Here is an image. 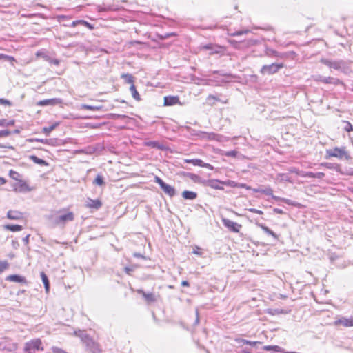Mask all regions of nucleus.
<instances>
[{"mask_svg": "<svg viewBox=\"0 0 353 353\" xmlns=\"http://www.w3.org/2000/svg\"><path fill=\"white\" fill-rule=\"evenodd\" d=\"M53 223L57 225L64 226L68 222L74 219V214L72 212H68L65 209L60 210L57 214L52 215Z\"/></svg>", "mask_w": 353, "mask_h": 353, "instance_id": "obj_1", "label": "nucleus"}, {"mask_svg": "<svg viewBox=\"0 0 353 353\" xmlns=\"http://www.w3.org/2000/svg\"><path fill=\"white\" fill-rule=\"evenodd\" d=\"M41 344L42 343L40 339H32L26 343L24 351L26 353H35L37 350H43Z\"/></svg>", "mask_w": 353, "mask_h": 353, "instance_id": "obj_2", "label": "nucleus"}, {"mask_svg": "<svg viewBox=\"0 0 353 353\" xmlns=\"http://www.w3.org/2000/svg\"><path fill=\"white\" fill-rule=\"evenodd\" d=\"M326 153L329 157H334L340 159H347L350 158L345 148H334L326 150Z\"/></svg>", "mask_w": 353, "mask_h": 353, "instance_id": "obj_3", "label": "nucleus"}, {"mask_svg": "<svg viewBox=\"0 0 353 353\" xmlns=\"http://www.w3.org/2000/svg\"><path fill=\"white\" fill-rule=\"evenodd\" d=\"M154 182L159 184L165 194L170 197H173L176 194V190L174 187L165 183L160 177L156 176Z\"/></svg>", "mask_w": 353, "mask_h": 353, "instance_id": "obj_4", "label": "nucleus"}, {"mask_svg": "<svg viewBox=\"0 0 353 353\" xmlns=\"http://www.w3.org/2000/svg\"><path fill=\"white\" fill-rule=\"evenodd\" d=\"M283 67V63H272L270 65H265L261 69V72L263 74H272L277 72L279 69Z\"/></svg>", "mask_w": 353, "mask_h": 353, "instance_id": "obj_5", "label": "nucleus"}, {"mask_svg": "<svg viewBox=\"0 0 353 353\" xmlns=\"http://www.w3.org/2000/svg\"><path fill=\"white\" fill-rule=\"evenodd\" d=\"M202 49L210 50V55L223 54L225 51V48L221 46L215 45L212 43L207 44L201 46Z\"/></svg>", "mask_w": 353, "mask_h": 353, "instance_id": "obj_6", "label": "nucleus"}, {"mask_svg": "<svg viewBox=\"0 0 353 353\" xmlns=\"http://www.w3.org/2000/svg\"><path fill=\"white\" fill-rule=\"evenodd\" d=\"M223 225L233 232H239L241 225L226 218L222 219Z\"/></svg>", "mask_w": 353, "mask_h": 353, "instance_id": "obj_7", "label": "nucleus"}, {"mask_svg": "<svg viewBox=\"0 0 353 353\" xmlns=\"http://www.w3.org/2000/svg\"><path fill=\"white\" fill-rule=\"evenodd\" d=\"M75 334L81 339L82 342L86 345L88 349L96 343V342L84 331L79 330V333L76 332Z\"/></svg>", "mask_w": 353, "mask_h": 353, "instance_id": "obj_8", "label": "nucleus"}, {"mask_svg": "<svg viewBox=\"0 0 353 353\" xmlns=\"http://www.w3.org/2000/svg\"><path fill=\"white\" fill-rule=\"evenodd\" d=\"M96 10L98 12H117L119 10V8L114 4L105 5L103 3V5L97 6Z\"/></svg>", "mask_w": 353, "mask_h": 353, "instance_id": "obj_9", "label": "nucleus"}, {"mask_svg": "<svg viewBox=\"0 0 353 353\" xmlns=\"http://www.w3.org/2000/svg\"><path fill=\"white\" fill-rule=\"evenodd\" d=\"M185 162L191 163L194 166H199L202 168H208L210 170L214 169V167L210 163H204L202 160L199 159H185Z\"/></svg>", "mask_w": 353, "mask_h": 353, "instance_id": "obj_10", "label": "nucleus"}, {"mask_svg": "<svg viewBox=\"0 0 353 353\" xmlns=\"http://www.w3.org/2000/svg\"><path fill=\"white\" fill-rule=\"evenodd\" d=\"M223 182V181L219 179H209L205 181V184L212 189L223 190L224 189L223 187V185H224Z\"/></svg>", "mask_w": 353, "mask_h": 353, "instance_id": "obj_11", "label": "nucleus"}, {"mask_svg": "<svg viewBox=\"0 0 353 353\" xmlns=\"http://www.w3.org/2000/svg\"><path fill=\"white\" fill-rule=\"evenodd\" d=\"M62 101L58 98H53L50 99L41 100L37 102V105L45 106V105H55L61 103Z\"/></svg>", "mask_w": 353, "mask_h": 353, "instance_id": "obj_12", "label": "nucleus"}, {"mask_svg": "<svg viewBox=\"0 0 353 353\" xmlns=\"http://www.w3.org/2000/svg\"><path fill=\"white\" fill-rule=\"evenodd\" d=\"M335 325H342L343 327H352L353 326V319H347L345 317H340L334 322Z\"/></svg>", "mask_w": 353, "mask_h": 353, "instance_id": "obj_13", "label": "nucleus"}, {"mask_svg": "<svg viewBox=\"0 0 353 353\" xmlns=\"http://www.w3.org/2000/svg\"><path fill=\"white\" fill-rule=\"evenodd\" d=\"M102 205V203L99 199H88L85 206L88 208L98 210Z\"/></svg>", "mask_w": 353, "mask_h": 353, "instance_id": "obj_14", "label": "nucleus"}, {"mask_svg": "<svg viewBox=\"0 0 353 353\" xmlns=\"http://www.w3.org/2000/svg\"><path fill=\"white\" fill-rule=\"evenodd\" d=\"M18 185L14 186V190L15 191H19V192H30L31 191V188L29 187L28 183L23 180H19L18 181Z\"/></svg>", "mask_w": 353, "mask_h": 353, "instance_id": "obj_15", "label": "nucleus"}, {"mask_svg": "<svg viewBox=\"0 0 353 353\" xmlns=\"http://www.w3.org/2000/svg\"><path fill=\"white\" fill-rule=\"evenodd\" d=\"M28 142L32 143V142H39L42 143L43 144L49 145H54L56 140L54 139H39V138H30L27 139Z\"/></svg>", "mask_w": 353, "mask_h": 353, "instance_id": "obj_16", "label": "nucleus"}, {"mask_svg": "<svg viewBox=\"0 0 353 353\" xmlns=\"http://www.w3.org/2000/svg\"><path fill=\"white\" fill-rule=\"evenodd\" d=\"M262 193L265 195L271 196L276 201H284L286 203L290 204V200L285 199L273 195V190L270 187H267V188L263 189Z\"/></svg>", "mask_w": 353, "mask_h": 353, "instance_id": "obj_17", "label": "nucleus"}, {"mask_svg": "<svg viewBox=\"0 0 353 353\" xmlns=\"http://www.w3.org/2000/svg\"><path fill=\"white\" fill-rule=\"evenodd\" d=\"M179 103V98L177 96H167L164 97V105H174Z\"/></svg>", "mask_w": 353, "mask_h": 353, "instance_id": "obj_18", "label": "nucleus"}, {"mask_svg": "<svg viewBox=\"0 0 353 353\" xmlns=\"http://www.w3.org/2000/svg\"><path fill=\"white\" fill-rule=\"evenodd\" d=\"M6 280L8 281L17 282V283H26V279L24 276L17 275V274H11L8 276L6 278Z\"/></svg>", "mask_w": 353, "mask_h": 353, "instance_id": "obj_19", "label": "nucleus"}, {"mask_svg": "<svg viewBox=\"0 0 353 353\" xmlns=\"http://www.w3.org/2000/svg\"><path fill=\"white\" fill-rule=\"evenodd\" d=\"M316 81H321L325 83H330V84H337L339 82V80L333 77H323L321 75H319L316 77Z\"/></svg>", "mask_w": 353, "mask_h": 353, "instance_id": "obj_20", "label": "nucleus"}, {"mask_svg": "<svg viewBox=\"0 0 353 353\" xmlns=\"http://www.w3.org/2000/svg\"><path fill=\"white\" fill-rule=\"evenodd\" d=\"M7 217L10 220H20L23 219V213L17 210H9Z\"/></svg>", "mask_w": 353, "mask_h": 353, "instance_id": "obj_21", "label": "nucleus"}, {"mask_svg": "<svg viewBox=\"0 0 353 353\" xmlns=\"http://www.w3.org/2000/svg\"><path fill=\"white\" fill-rule=\"evenodd\" d=\"M137 292L142 294L145 300L148 303H153L157 301L156 296L153 293H146L143 290H138Z\"/></svg>", "mask_w": 353, "mask_h": 353, "instance_id": "obj_22", "label": "nucleus"}, {"mask_svg": "<svg viewBox=\"0 0 353 353\" xmlns=\"http://www.w3.org/2000/svg\"><path fill=\"white\" fill-rule=\"evenodd\" d=\"M182 196L187 200H194L196 198L197 194L192 191L185 190L182 192Z\"/></svg>", "mask_w": 353, "mask_h": 353, "instance_id": "obj_23", "label": "nucleus"}, {"mask_svg": "<svg viewBox=\"0 0 353 353\" xmlns=\"http://www.w3.org/2000/svg\"><path fill=\"white\" fill-rule=\"evenodd\" d=\"M29 159L30 160H32L34 163H37V164L40 165H48V163H46V161H44L43 159H41L37 157L35 155H30L29 157Z\"/></svg>", "mask_w": 353, "mask_h": 353, "instance_id": "obj_24", "label": "nucleus"}, {"mask_svg": "<svg viewBox=\"0 0 353 353\" xmlns=\"http://www.w3.org/2000/svg\"><path fill=\"white\" fill-rule=\"evenodd\" d=\"M4 228L11 232H18L22 230L23 227L19 225L8 224L4 225Z\"/></svg>", "mask_w": 353, "mask_h": 353, "instance_id": "obj_25", "label": "nucleus"}, {"mask_svg": "<svg viewBox=\"0 0 353 353\" xmlns=\"http://www.w3.org/2000/svg\"><path fill=\"white\" fill-rule=\"evenodd\" d=\"M258 225L268 235L273 236L274 239H277V235L271 230L268 227L265 226L263 224H258Z\"/></svg>", "mask_w": 353, "mask_h": 353, "instance_id": "obj_26", "label": "nucleus"}, {"mask_svg": "<svg viewBox=\"0 0 353 353\" xmlns=\"http://www.w3.org/2000/svg\"><path fill=\"white\" fill-rule=\"evenodd\" d=\"M235 341H236L239 344L242 343V344H246V345H252V346H254L258 343H261L259 341H248V340L243 339H239V338L236 339Z\"/></svg>", "mask_w": 353, "mask_h": 353, "instance_id": "obj_27", "label": "nucleus"}, {"mask_svg": "<svg viewBox=\"0 0 353 353\" xmlns=\"http://www.w3.org/2000/svg\"><path fill=\"white\" fill-rule=\"evenodd\" d=\"M130 90L132 97L135 100H137L138 101L141 100L140 95H139V92H137L134 85H130Z\"/></svg>", "mask_w": 353, "mask_h": 353, "instance_id": "obj_28", "label": "nucleus"}, {"mask_svg": "<svg viewBox=\"0 0 353 353\" xmlns=\"http://www.w3.org/2000/svg\"><path fill=\"white\" fill-rule=\"evenodd\" d=\"M41 277L42 281L44 284L46 291L48 292L49 289H50V283H49L48 278L47 275L44 272H42L41 273Z\"/></svg>", "mask_w": 353, "mask_h": 353, "instance_id": "obj_29", "label": "nucleus"}, {"mask_svg": "<svg viewBox=\"0 0 353 353\" xmlns=\"http://www.w3.org/2000/svg\"><path fill=\"white\" fill-rule=\"evenodd\" d=\"M344 63L341 61H333L331 69H334L336 70H340L343 68Z\"/></svg>", "mask_w": 353, "mask_h": 353, "instance_id": "obj_30", "label": "nucleus"}, {"mask_svg": "<svg viewBox=\"0 0 353 353\" xmlns=\"http://www.w3.org/2000/svg\"><path fill=\"white\" fill-rule=\"evenodd\" d=\"M265 54L268 57H282V55L281 54H280L279 52L273 50V49H271V48H267L266 50H265Z\"/></svg>", "mask_w": 353, "mask_h": 353, "instance_id": "obj_31", "label": "nucleus"}, {"mask_svg": "<svg viewBox=\"0 0 353 353\" xmlns=\"http://www.w3.org/2000/svg\"><path fill=\"white\" fill-rule=\"evenodd\" d=\"M81 109L96 111V110H101L102 109V106H95V105H88V104H82L81 105Z\"/></svg>", "mask_w": 353, "mask_h": 353, "instance_id": "obj_32", "label": "nucleus"}, {"mask_svg": "<svg viewBox=\"0 0 353 353\" xmlns=\"http://www.w3.org/2000/svg\"><path fill=\"white\" fill-rule=\"evenodd\" d=\"M263 350L267 351L274 350L279 352H283V350L278 345H265L263 347Z\"/></svg>", "mask_w": 353, "mask_h": 353, "instance_id": "obj_33", "label": "nucleus"}, {"mask_svg": "<svg viewBox=\"0 0 353 353\" xmlns=\"http://www.w3.org/2000/svg\"><path fill=\"white\" fill-rule=\"evenodd\" d=\"M121 78L125 80V81L130 85H134V78L130 74H123L121 75Z\"/></svg>", "mask_w": 353, "mask_h": 353, "instance_id": "obj_34", "label": "nucleus"}, {"mask_svg": "<svg viewBox=\"0 0 353 353\" xmlns=\"http://www.w3.org/2000/svg\"><path fill=\"white\" fill-rule=\"evenodd\" d=\"M59 123H55L49 127H44L42 129V132L46 134H49L53 130L56 128V127L59 125Z\"/></svg>", "mask_w": 353, "mask_h": 353, "instance_id": "obj_35", "label": "nucleus"}, {"mask_svg": "<svg viewBox=\"0 0 353 353\" xmlns=\"http://www.w3.org/2000/svg\"><path fill=\"white\" fill-rule=\"evenodd\" d=\"M9 176L10 178H12V179L15 180V181H19L20 179V177H21V175L19 172L13 170H10L9 171Z\"/></svg>", "mask_w": 353, "mask_h": 353, "instance_id": "obj_36", "label": "nucleus"}, {"mask_svg": "<svg viewBox=\"0 0 353 353\" xmlns=\"http://www.w3.org/2000/svg\"><path fill=\"white\" fill-rule=\"evenodd\" d=\"M202 134V136L201 137L202 138H205V139H208L209 140H214V139H216V137L218 136L215 133H208V132H201Z\"/></svg>", "mask_w": 353, "mask_h": 353, "instance_id": "obj_37", "label": "nucleus"}, {"mask_svg": "<svg viewBox=\"0 0 353 353\" xmlns=\"http://www.w3.org/2000/svg\"><path fill=\"white\" fill-rule=\"evenodd\" d=\"M207 103L210 105H213L214 104L215 101H219V99L214 95L210 94L207 99H206Z\"/></svg>", "mask_w": 353, "mask_h": 353, "instance_id": "obj_38", "label": "nucleus"}, {"mask_svg": "<svg viewBox=\"0 0 353 353\" xmlns=\"http://www.w3.org/2000/svg\"><path fill=\"white\" fill-rule=\"evenodd\" d=\"M9 268V263L7 261H0V274Z\"/></svg>", "mask_w": 353, "mask_h": 353, "instance_id": "obj_39", "label": "nucleus"}, {"mask_svg": "<svg viewBox=\"0 0 353 353\" xmlns=\"http://www.w3.org/2000/svg\"><path fill=\"white\" fill-rule=\"evenodd\" d=\"M93 183L99 186L103 185L104 184L103 176L98 174L95 179L94 180Z\"/></svg>", "mask_w": 353, "mask_h": 353, "instance_id": "obj_40", "label": "nucleus"}, {"mask_svg": "<svg viewBox=\"0 0 353 353\" xmlns=\"http://www.w3.org/2000/svg\"><path fill=\"white\" fill-rule=\"evenodd\" d=\"M146 145L159 149L163 148V146L157 141H149L146 143Z\"/></svg>", "mask_w": 353, "mask_h": 353, "instance_id": "obj_41", "label": "nucleus"}, {"mask_svg": "<svg viewBox=\"0 0 353 353\" xmlns=\"http://www.w3.org/2000/svg\"><path fill=\"white\" fill-rule=\"evenodd\" d=\"M88 350L90 351H91L92 353H100L101 352V349L97 343L94 344L93 346H91Z\"/></svg>", "mask_w": 353, "mask_h": 353, "instance_id": "obj_42", "label": "nucleus"}, {"mask_svg": "<svg viewBox=\"0 0 353 353\" xmlns=\"http://www.w3.org/2000/svg\"><path fill=\"white\" fill-rule=\"evenodd\" d=\"M224 185L232 187V188H238L239 183L231 180H228L223 182Z\"/></svg>", "mask_w": 353, "mask_h": 353, "instance_id": "obj_43", "label": "nucleus"}, {"mask_svg": "<svg viewBox=\"0 0 353 353\" xmlns=\"http://www.w3.org/2000/svg\"><path fill=\"white\" fill-rule=\"evenodd\" d=\"M238 152L236 150H230L225 152L224 155L226 157H236L237 156Z\"/></svg>", "mask_w": 353, "mask_h": 353, "instance_id": "obj_44", "label": "nucleus"}, {"mask_svg": "<svg viewBox=\"0 0 353 353\" xmlns=\"http://www.w3.org/2000/svg\"><path fill=\"white\" fill-rule=\"evenodd\" d=\"M301 176H303V177H309V178H314V172H302Z\"/></svg>", "mask_w": 353, "mask_h": 353, "instance_id": "obj_45", "label": "nucleus"}, {"mask_svg": "<svg viewBox=\"0 0 353 353\" xmlns=\"http://www.w3.org/2000/svg\"><path fill=\"white\" fill-rule=\"evenodd\" d=\"M278 176L280 177V179L281 181H289V182L291 181L290 178H289V176H288V175L286 174H283H283H279Z\"/></svg>", "mask_w": 353, "mask_h": 353, "instance_id": "obj_46", "label": "nucleus"}, {"mask_svg": "<svg viewBox=\"0 0 353 353\" xmlns=\"http://www.w3.org/2000/svg\"><path fill=\"white\" fill-rule=\"evenodd\" d=\"M11 132L8 130H4L0 131V137H6L10 135Z\"/></svg>", "mask_w": 353, "mask_h": 353, "instance_id": "obj_47", "label": "nucleus"}, {"mask_svg": "<svg viewBox=\"0 0 353 353\" xmlns=\"http://www.w3.org/2000/svg\"><path fill=\"white\" fill-rule=\"evenodd\" d=\"M52 351L53 353H68L65 351H64L63 350H62L59 347H52Z\"/></svg>", "mask_w": 353, "mask_h": 353, "instance_id": "obj_48", "label": "nucleus"}, {"mask_svg": "<svg viewBox=\"0 0 353 353\" xmlns=\"http://www.w3.org/2000/svg\"><path fill=\"white\" fill-rule=\"evenodd\" d=\"M289 172H291V173H295L297 175H300L301 176V174H302V172L303 171H300L297 168H290L289 169Z\"/></svg>", "mask_w": 353, "mask_h": 353, "instance_id": "obj_49", "label": "nucleus"}, {"mask_svg": "<svg viewBox=\"0 0 353 353\" xmlns=\"http://www.w3.org/2000/svg\"><path fill=\"white\" fill-rule=\"evenodd\" d=\"M321 62L323 64H325V65H327V67H329L330 68H331V65H332L333 61L323 59H321Z\"/></svg>", "mask_w": 353, "mask_h": 353, "instance_id": "obj_50", "label": "nucleus"}, {"mask_svg": "<svg viewBox=\"0 0 353 353\" xmlns=\"http://www.w3.org/2000/svg\"><path fill=\"white\" fill-rule=\"evenodd\" d=\"M134 270V266H130V267H125V272L128 274H130V273L132 272H133Z\"/></svg>", "mask_w": 353, "mask_h": 353, "instance_id": "obj_51", "label": "nucleus"}, {"mask_svg": "<svg viewBox=\"0 0 353 353\" xmlns=\"http://www.w3.org/2000/svg\"><path fill=\"white\" fill-rule=\"evenodd\" d=\"M81 25L85 26V27L88 28L90 30L93 29V26L90 23H89L88 22H87L84 20L81 21Z\"/></svg>", "mask_w": 353, "mask_h": 353, "instance_id": "obj_52", "label": "nucleus"}, {"mask_svg": "<svg viewBox=\"0 0 353 353\" xmlns=\"http://www.w3.org/2000/svg\"><path fill=\"white\" fill-rule=\"evenodd\" d=\"M238 188H245L246 190H252V188L250 186H248L245 183H239Z\"/></svg>", "mask_w": 353, "mask_h": 353, "instance_id": "obj_53", "label": "nucleus"}, {"mask_svg": "<svg viewBox=\"0 0 353 353\" xmlns=\"http://www.w3.org/2000/svg\"><path fill=\"white\" fill-rule=\"evenodd\" d=\"M248 210L253 213L263 214V212L261 210H257L256 208H250V209H248Z\"/></svg>", "mask_w": 353, "mask_h": 353, "instance_id": "obj_54", "label": "nucleus"}, {"mask_svg": "<svg viewBox=\"0 0 353 353\" xmlns=\"http://www.w3.org/2000/svg\"><path fill=\"white\" fill-rule=\"evenodd\" d=\"M325 176V174L323 172H316L314 173V178L317 179H322Z\"/></svg>", "mask_w": 353, "mask_h": 353, "instance_id": "obj_55", "label": "nucleus"}, {"mask_svg": "<svg viewBox=\"0 0 353 353\" xmlns=\"http://www.w3.org/2000/svg\"><path fill=\"white\" fill-rule=\"evenodd\" d=\"M0 103L3 104V105H11V103L10 101L4 99H0Z\"/></svg>", "mask_w": 353, "mask_h": 353, "instance_id": "obj_56", "label": "nucleus"}, {"mask_svg": "<svg viewBox=\"0 0 353 353\" xmlns=\"http://www.w3.org/2000/svg\"><path fill=\"white\" fill-rule=\"evenodd\" d=\"M200 248L199 247H196L195 249L193 250L192 253L197 254V255H202V252L199 251Z\"/></svg>", "mask_w": 353, "mask_h": 353, "instance_id": "obj_57", "label": "nucleus"}, {"mask_svg": "<svg viewBox=\"0 0 353 353\" xmlns=\"http://www.w3.org/2000/svg\"><path fill=\"white\" fill-rule=\"evenodd\" d=\"M4 59L10 61V62H13V61H15V59L13 57H11V56H8V55H5L4 56Z\"/></svg>", "mask_w": 353, "mask_h": 353, "instance_id": "obj_58", "label": "nucleus"}, {"mask_svg": "<svg viewBox=\"0 0 353 353\" xmlns=\"http://www.w3.org/2000/svg\"><path fill=\"white\" fill-rule=\"evenodd\" d=\"M243 34V31L240 30V31H235L232 33L230 34L231 36H233V37H236V36H239V35H242Z\"/></svg>", "mask_w": 353, "mask_h": 353, "instance_id": "obj_59", "label": "nucleus"}, {"mask_svg": "<svg viewBox=\"0 0 353 353\" xmlns=\"http://www.w3.org/2000/svg\"><path fill=\"white\" fill-rule=\"evenodd\" d=\"M81 21L82 20H77V21H74L72 22V24H71V26L72 27H75L76 26H77L78 24H81Z\"/></svg>", "mask_w": 353, "mask_h": 353, "instance_id": "obj_60", "label": "nucleus"}, {"mask_svg": "<svg viewBox=\"0 0 353 353\" xmlns=\"http://www.w3.org/2000/svg\"><path fill=\"white\" fill-rule=\"evenodd\" d=\"M112 117L114 119H119V118H125V117H126V116L122 115V114H112Z\"/></svg>", "mask_w": 353, "mask_h": 353, "instance_id": "obj_61", "label": "nucleus"}, {"mask_svg": "<svg viewBox=\"0 0 353 353\" xmlns=\"http://www.w3.org/2000/svg\"><path fill=\"white\" fill-rule=\"evenodd\" d=\"M29 238H30V234H28L27 236H26L23 239V243L27 245L29 243Z\"/></svg>", "mask_w": 353, "mask_h": 353, "instance_id": "obj_62", "label": "nucleus"}, {"mask_svg": "<svg viewBox=\"0 0 353 353\" xmlns=\"http://www.w3.org/2000/svg\"><path fill=\"white\" fill-rule=\"evenodd\" d=\"M14 124V120H10L9 121H7V120H6V126H11V125H13Z\"/></svg>", "mask_w": 353, "mask_h": 353, "instance_id": "obj_63", "label": "nucleus"}, {"mask_svg": "<svg viewBox=\"0 0 353 353\" xmlns=\"http://www.w3.org/2000/svg\"><path fill=\"white\" fill-rule=\"evenodd\" d=\"M274 211L277 213V214H283V211L282 209H279V208H274Z\"/></svg>", "mask_w": 353, "mask_h": 353, "instance_id": "obj_64", "label": "nucleus"}]
</instances>
